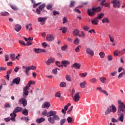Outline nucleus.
Segmentation results:
<instances>
[{
    "instance_id": "nucleus-1",
    "label": "nucleus",
    "mask_w": 125,
    "mask_h": 125,
    "mask_svg": "<svg viewBox=\"0 0 125 125\" xmlns=\"http://www.w3.org/2000/svg\"><path fill=\"white\" fill-rule=\"evenodd\" d=\"M101 10H102V9L100 7H93L92 10L88 9L87 10L88 15L92 17V16H94L96 14V12H100Z\"/></svg>"
},
{
    "instance_id": "nucleus-2",
    "label": "nucleus",
    "mask_w": 125,
    "mask_h": 125,
    "mask_svg": "<svg viewBox=\"0 0 125 125\" xmlns=\"http://www.w3.org/2000/svg\"><path fill=\"white\" fill-rule=\"evenodd\" d=\"M22 111V107L21 106H17L14 109L13 113L10 114V116L11 117V120L13 121L15 119V117H16V113H19V112H21Z\"/></svg>"
},
{
    "instance_id": "nucleus-3",
    "label": "nucleus",
    "mask_w": 125,
    "mask_h": 125,
    "mask_svg": "<svg viewBox=\"0 0 125 125\" xmlns=\"http://www.w3.org/2000/svg\"><path fill=\"white\" fill-rule=\"evenodd\" d=\"M117 112V107L114 104H112L111 106H109L107 107L106 111L105 112L104 115H106L110 113H116Z\"/></svg>"
},
{
    "instance_id": "nucleus-4",
    "label": "nucleus",
    "mask_w": 125,
    "mask_h": 125,
    "mask_svg": "<svg viewBox=\"0 0 125 125\" xmlns=\"http://www.w3.org/2000/svg\"><path fill=\"white\" fill-rule=\"evenodd\" d=\"M122 1L119 0H111V3H112V6L114 8H120L122 5Z\"/></svg>"
},
{
    "instance_id": "nucleus-5",
    "label": "nucleus",
    "mask_w": 125,
    "mask_h": 125,
    "mask_svg": "<svg viewBox=\"0 0 125 125\" xmlns=\"http://www.w3.org/2000/svg\"><path fill=\"white\" fill-rule=\"evenodd\" d=\"M119 121L122 123L124 122V113H122L121 114L120 116L118 117V120H117L115 118H112L111 122H112V123H118Z\"/></svg>"
},
{
    "instance_id": "nucleus-6",
    "label": "nucleus",
    "mask_w": 125,
    "mask_h": 125,
    "mask_svg": "<svg viewBox=\"0 0 125 125\" xmlns=\"http://www.w3.org/2000/svg\"><path fill=\"white\" fill-rule=\"evenodd\" d=\"M80 98H81V96H80V92L76 93L74 96H72L73 100L76 103L80 101Z\"/></svg>"
},
{
    "instance_id": "nucleus-7",
    "label": "nucleus",
    "mask_w": 125,
    "mask_h": 125,
    "mask_svg": "<svg viewBox=\"0 0 125 125\" xmlns=\"http://www.w3.org/2000/svg\"><path fill=\"white\" fill-rule=\"evenodd\" d=\"M57 114V112L56 111L51 110L48 112L47 117V118L54 117V115H56Z\"/></svg>"
},
{
    "instance_id": "nucleus-8",
    "label": "nucleus",
    "mask_w": 125,
    "mask_h": 125,
    "mask_svg": "<svg viewBox=\"0 0 125 125\" xmlns=\"http://www.w3.org/2000/svg\"><path fill=\"white\" fill-rule=\"evenodd\" d=\"M19 102L22 104L23 107H26V106H27V100H26V99L24 98L20 99Z\"/></svg>"
},
{
    "instance_id": "nucleus-9",
    "label": "nucleus",
    "mask_w": 125,
    "mask_h": 125,
    "mask_svg": "<svg viewBox=\"0 0 125 125\" xmlns=\"http://www.w3.org/2000/svg\"><path fill=\"white\" fill-rule=\"evenodd\" d=\"M20 81H21L20 77H17L16 78H15L14 79H13V82L11 84V85H13L14 83H16V84H19V83H20Z\"/></svg>"
},
{
    "instance_id": "nucleus-10",
    "label": "nucleus",
    "mask_w": 125,
    "mask_h": 125,
    "mask_svg": "<svg viewBox=\"0 0 125 125\" xmlns=\"http://www.w3.org/2000/svg\"><path fill=\"white\" fill-rule=\"evenodd\" d=\"M86 52L87 54L91 55V56H93V55H94V52L89 48L86 49Z\"/></svg>"
},
{
    "instance_id": "nucleus-11",
    "label": "nucleus",
    "mask_w": 125,
    "mask_h": 125,
    "mask_svg": "<svg viewBox=\"0 0 125 125\" xmlns=\"http://www.w3.org/2000/svg\"><path fill=\"white\" fill-rule=\"evenodd\" d=\"M46 40L48 42H52L54 40V37L52 34H48L46 36Z\"/></svg>"
},
{
    "instance_id": "nucleus-12",
    "label": "nucleus",
    "mask_w": 125,
    "mask_h": 125,
    "mask_svg": "<svg viewBox=\"0 0 125 125\" xmlns=\"http://www.w3.org/2000/svg\"><path fill=\"white\" fill-rule=\"evenodd\" d=\"M22 69H25L24 72L25 73L26 76H29V72L30 71V68L29 66H23Z\"/></svg>"
},
{
    "instance_id": "nucleus-13",
    "label": "nucleus",
    "mask_w": 125,
    "mask_h": 125,
    "mask_svg": "<svg viewBox=\"0 0 125 125\" xmlns=\"http://www.w3.org/2000/svg\"><path fill=\"white\" fill-rule=\"evenodd\" d=\"M29 87L28 86H26L24 88H23V94L25 95V96H27V95H28L29 94Z\"/></svg>"
},
{
    "instance_id": "nucleus-14",
    "label": "nucleus",
    "mask_w": 125,
    "mask_h": 125,
    "mask_svg": "<svg viewBox=\"0 0 125 125\" xmlns=\"http://www.w3.org/2000/svg\"><path fill=\"white\" fill-rule=\"evenodd\" d=\"M22 29V26L20 24H17L15 25L14 30L16 32H20V30Z\"/></svg>"
},
{
    "instance_id": "nucleus-15",
    "label": "nucleus",
    "mask_w": 125,
    "mask_h": 125,
    "mask_svg": "<svg viewBox=\"0 0 125 125\" xmlns=\"http://www.w3.org/2000/svg\"><path fill=\"white\" fill-rule=\"evenodd\" d=\"M71 68H75V69H79L81 68V64L75 62L71 65Z\"/></svg>"
},
{
    "instance_id": "nucleus-16",
    "label": "nucleus",
    "mask_w": 125,
    "mask_h": 125,
    "mask_svg": "<svg viewBox=\"0 0 125 125\" xmlns=\"http://www.w3.org/2000/svg\"><path fill=\"white\" fill-rule=\"evenodd\" d=\"M49 107H50V103L49 102H45L42 105V108H47V109H48Z\"/></svg>"
},
{
    "instance_id": "nucleus-17",
    "label": "nucleus",
    "mask_w": 125,
    "mask_h": 125,
    "mask_svg": "<svg viewBox=\"0 0 125 125\" xmlns=\"http://www.w3.org/2000/svg\"><path fill=\"white\" fill-rule=\"evenodd\" d=\"M34 51L36 53H41V52H45V50H44V49L41 48H35L34 49Z\"/></svg>"
},
{
    "instance_id": "nucleus-18",
    "label": "nucleus",
    "mask_w": 125,
    "mask_h": 125,
    "mask_svg": "<svg viewBox=\"0 0 125 125\" xmlns=\"http://www.w3.org/2000/svg\"><path fill=\"white\" fill-rule=\"evenodd\" d=\"M98 22H99V20L97 17L94 18L93 20H92L91 22L93 25H97L98 24Z\"/></svg>"
},
{
    "instance_id": "nucleus-19",
    "label": "nucleus",
    "mask_w": 125,
    "mask_h": 125,
    "mask_svg": "<svg viewBox=\"0 0 125 125\" xmlns=\"http://www.w3.org/2000/svg\"><path fill=\"white\" fill-rule=\"evenodd\" d=\"M55 60L52 58H49L48 60L46 62V63L47 65H50L51 63H53L54 62Z\"/></svg>"
},
{
    "instance_id": "nucleus-20",
    "label": "nucleus",
    "mask_w": 125,
    "mask_h": 125,
    "mask_svg": "<svg viewBox=\"0 0 125 125\" xmlns=\"http://www.w3.org/2000/svg\"><path fill=\"white\" fill-rule=\"evenodd\" d=\"M79 34H80V30L78 29H75L73 31V35L75 37H77Z\"/></svg>"
},
{
    "instance_id": "nucleus-21",
    "label": "nucleus",
    "mask_w": 125,
    "mask_h": 125,
    "mask_svg": "<svg viewBox=\"0 0 125 125\" xmlns=\"http://www.w3.org/2000/svg\"><path fill=\"white\" fill-rule=\"evenodd\" d=\"M48 121L49 123L52 125H54V124H55V121L54 120V118H53V117H49L48 118Z\"/></svg>"
},
{
    "instance_id": "nucleus-22",
    "label": "nucleus",
    "mask_w": 125,
    "mask_h": 125,
    "mask_svg": "<svg viewBox=\"0 0 125 125\" xmlns=\"http://www.w3.org/2000/svg\"><path fill=\"white\" fill-rule=\"evenodd\" d=\"M45 121V119L43 117H41L40 119L36 120V122L38 123V124H41V123H42V122H44Z\"/></svg>"
},
{
    "instance_id": "nucleus-23",
    "label": "nucleus",
    "mask_w": 125,
    "mask_h": 125,
    "mask_svg": "<svg viewBox=\"0 0 125 125\" xmlns=\"http://www.w3.org/2000/svg\"><path fill=\"white\" fill-rule=\"evenodd\" d=\"M85 84H86V81H83L80 83V86L82 88H84V87H85Z\"/></svg>"
},
{
    "instance_id": "nucleus-24",
    "label": "nucleus",
    "mask_w": 125,
    "mask_h": 125,
    "mask_svg": "<svg viewBox=\"0 0 125 125\" xmlns=\"http://www.w3.org/2000/svg\"><path fill=\"white\" fill-rule=\"evenodd\" d=\"M46 18H39L38 19V22H44V21H45V20H46Z\"/></svg>"
},
{
    "instance_id": "nucleus-25",
    "label": "nucleus",
    "mask_w": 125,
    "mask_h": 125,
    "mask_svg": "<svg viewBox=\"0 0 125 125\" xmlns=\"http://www.w3.org/2000/svg\"><path fill=\"white\" fill-rule=\"evenodd\" d=\"M35 81H30L28 83H27L26 86H27L28 87V88H29V87H31V85L32 84H35Z\"/></svg>"
},
{
    "instance_id": "nucleus-26",
    "label": "nucleus",
    "mask_w": 125,
    "mask_h": 125,
    "mask_svg": "<svg viewBox=\"0 0 125 125\" xmlns=\"http://www.w3.org/2000/svg\"><path fill=\"white\" fill-rule=\"evenodd\" d=\"M60 30L62 31L63 34H65V33H67V28L65 27H62L61 28Z\"/></svg>"
},
{
    "instance_id": "nucleus-27",
    "label": "nucleus",
    "mask_w": 125,
    "mask_h": 125,
    "mask_svg": "<svg viewBox=\"0 0 125 125\" xmlns=\"http://www.w3.org/2000/svg\"><path fill=\"white\" fill-rule=\"evenodd\" d=\"M53 118H54V121H60V117L58 115H54Z\"/></svg>"
},
{
    "instance_id": "nucleus-28",
    "label": "nucleus",
    "mask_w": 125,
    "mask_h": 125,
    "mask_svg": "<svg viewBox=\"0 0 125 125\" xmlns=\"http://www.w3.org/2000/svg\"><path fill=\"white\" fill-rule=\"evenodd\" d=\"M1 16H8L9 14L7 12H1L0 13Z\"/></svg>"
},
{
    "instance_id": "nucleus-29",
    "label": "nucleus",
    "mask_w": 125,
    "mask_h": 125,
    "mask_svg": "<svg viewBox=\"0 0 125 125\" xmlns=\"http://www.w3.org/2000/svg\"><path fill=\"white\" fill-rule=\"evenodd\" d=\"M100 81L103 83H106V78L101 77V78H100Z\"/></svg>"
},
{
    "instance_id": "nucleus-30",
    "label": "nucleus",
    "mask_w": 125,
    "mask_h": 125,
    "mask_svg": "<svg viewBox=\"0 0 125 125\" xmlns=\"http://www.w3.org/2000/svg\"><path fill=\"white\" fill-rule=\"evenodd\" d=\"M123 70L124 71L119 75L118 79H121L122 78H123V76H125V69H123Z\"/></svg>"
},
{
    "instance_id": "nucleus-31",
    "label": "nucleus",
    "mask_w": 125,
    "mask_h": 125,
    "mask_svg": "<svg viewBox=\"0 0 125 125\" xmlns=\"http://www.w3.org/2000/svg\"><path fill=\"white\" fill-rule=\"evenodd\" d=\"M102 23H109V19L108 18H104L102 21Z\"/></svg>"
},
{
    "instance_id": "nucleus-32",
    "label": "nucleus",
    "mask_w": 125,
    "mask_h": 125,
    "mask_svg": "<svg viewBox=\"0 0 125 125\" xmlns=\"http://www.w3.org/2000/svg\"><path fill=\"white\" fill-rule=\"evenodd\" d=\"M66 83L65 82H62L60 83V86L61 87H66Z\"/></svg>"
},
{
    "instance_id": "nucleus-33",
    "label": "nucleus",
    "mask_w": 125,
    "mask_h": 125,
    "mask_svg": "<svg viewBox=\"0 0 125 125\" xmlns=\"http://www.w3.org/2000/svg\"><path fill=\"white\" fill-rule=\"evenodd\" d=\"M105 15V14H103V13H101L99 14L98 15V17H97V18H98V19H102V18H103V17H104V16Z\"/></svg>"
},
{
    "instance_id": "nucleus-34",
    "label": "nucleus",
    "mask_w": 125,
    "mask_h": 125,
    "mask_svg": "<svg viewBox=\"0 0 125 125\" xmlns=\"http://www.w3.org/2000/svg\"><path fill=\"white\" fill-rule=\"evenodd\" d=\"M62 63L65 66V65H69V64H70V62L68 61H62Z\"/></svg>"
},
{
    "instance_id": "nucleus-35",
    "label": "nucleus",
    "mask_w": 125,
    "mask_h": 125,
    "mask_svg": "<svg viewBox=\"0 0 125 125\" xmlns=\"http://www.w3.org/2000/svg\"><path fill=\"white\" fill-rule=\"evenodd\" d=\"M75 3H76V1L74 0H71L69 4V7L71 8L74 7V5H75Z\"/></svg>"
},
{
    "instance_id": "nucleus-36",
    "label": "nucleus",
    "mask_w": 125,
    "mask_h": 125,
    "mask_svg": "<svg viewBox=\"0 0 125 125\" xmlns=\"http://www.w3.org/2000/svg\"><path fill=\"white\" fill-rule=\"evenodd\" d=\"M48 114V112H47V110H46V109H45L44 111H43L42 112V115L43 116H44L45 117V116L47 117Z\"/></svg>"
},
{
    "instance_id": "nucleus-37",
    "label": "nucleus",
    "mask_w": 125,
    "mask_h": 125,
    "mask_svg": "<svg viewBox=\"0 0 125 125\" xmlns=\"http://www.w3.org/2000/svg\"><path fill=\"white\" fill-rule=\"evenodd\" d=\"M44 7H45V4L44 3L42 4V5L39 6V9H40V10L41 11L42 10L43 8H44Z\"/></svg>"
},
{
    "instance_id": "nucleus-38",
    "label": "nucleus",
    "mask_w": 125,
    "mask_h": 125,
    "mask_svg": "<svg viewBox=\"0 0 125 125\" xmlns=\"http://www.w3.org/2000/svg\"><path fill=\"white\" fill-rule=\"evenodd\" d=\"M11 7L13 10H15V11L18 10V8L14 5H11Z\"/></svg>"
},
{
    "instance_id": "nucleus-39",
    "label": "nucleus",
    "mask_w": 125,
    "mask_h": 125,
    "mask_svg": "<svg viewBox=\"0 0 125 125\" xmlns=\"http://www.w3.org/2000/svg\"><path fill=\"white\" fill-rule=\"evenodd\" d=\"M66 123V119H62L60 120V125H63Z\"/></svg>"
},
{
    "instance_id": "nucleus-40",
    "label": "nucleus",
    "mask_w": 125,
    "mask_h": 125,
    "mask_svg": "<svg viewBox=\"0 0 125 125\" xmlns=\"http://www.w3.org/2000/svg\"><path fill=\"white\" fill-rule=\"evenodd\" d=\"M75 44H76V45H78V44H79V42H80V39H79V38H77L75 40L74 42Z\"/></svg>"
},
{
    "instance_id": "nucleus-41",
    "label": "nucleus",
    "mask_w": 125,
    "mask_h": 125,
    "mask_svg": "<svg viewBox=\"0 0 125 125\" xmlns=\"http://www.w3.org/2000/svg\"><path fill=\"white\" fill-rule=\"evenodd\" d=\"M65 79L66 81H68V82H71L72 80H71V77H70V75H66L65 76Z\"/></svg>"
},
{
    "instance_id": "nucleus-42",
    "label": "nucleus",
    "mask_w": 125,
    "mask_h": 125,
    "mask_svg": "<svg viewBox=\"0 0 125 125\" xmlns=\"http://www.w3.org/2000/svg\"><path fill=\"white\" fill-rule=\"evenodd\" d=\"M67 48H68V45H65L64 46H62L61 47V49L63 51H65V50H66L67 49Z\"/></svg>"
},
{
    "instance_id": "nucleus-43",
    "label": "nucleus",
    "mask_w": 125,
    "mask_h": 125,
    "mask_svg": "<svg viewBox=\"0 0 125 125\" xmlns=\"http://www.w3.org/2000/svg\"><path fill=\"white\" fill-rule=\"evenodd\" d=\"M22 115H24V116H28V110L24 109L22 111Z\"/></svg>"
},
{
    "instance_id": "nucleus-44",
    "label": "nucleus",
    "mask_w": 125,
    "mask_h": 125,
    "mask_svg": "<svg viewBox=\"0 0 125 125\" xmlns=\"http://www.w3.org/2000/svg\"><path fill=\"white\" fill-rule=\"evenodd\" d=\"M80 76H81V77H83V78H85V77H86V76H87V73L85 72L83 73H80L79 74Z\"/></svg>"
},
{
    "instance_id": "nucleus-45",
    "label": "nucleus",
    "mask_w": 125,
    "mask_h": 125,
    "mask_svg": "<svg viewBox=\"0 0 125 125\" xmlns=\"http://www.w3.org/2000/svg\"><path fill=\"white\" fill-rule=\"evenodd\" d=\"M99 55H100L101 58H104V57L105 56V53H104L103 52H101V53H100Z\"/></svg>"
},
{
    "instance_id": "nucleus-46",
    "label": "nucleus",
    "mask_w": 125,
    "mask_h": 125,
    "mask_svg": "<svg viewBox=\"0 0 125 125\" xmlns=\"http://www.w3.org/2000/svg\"><path fill=\"white\" fill-rule=\"evenodd\" d=\"M90 82L92 83H95L96 82H97V80L95 78H93L90 80Z\"/></svg>"
},
{
    "instance_id": "nucleus-47",
    "label": "nucleus",
    "mask_w": 125,
    "mask_h": 125,
    "mask_svg": "<svg viewBox=\"0 0 125 125\" xmlns=\"http://www.w3.org/2000/svg\"><path fill=\"white\" fill-rule=\"evenodd\" d=\"M4 108H10L11 107V105L10 104L6 103L4 105Z\"/></svg>"
},
{
    "instance_id": "nucleus-48",
    "label": "nucleus",
    "mask_w": 125,
    "mask_h": 125,
    "mask_svg": "<svg viewBox=\"0 0 125 125\" xmlns=\"http://www.w3.org/2000/svg\"><path fill=\"white\" fill-rule=\"evenodd\" d=\"M53 14L54 16H56V15H59L60 13L57 11L54 10L53 11Z\"/></svg>"
},
{
    "instance_id": "nucleus-49",
    "label": "nucleus",
    "mask_w": 125,
    "mask_h": 125,
    "mask_svg": "<svg viewBox=\"0 0 125 125\" xmlns=\"http://www.w3.org/2000/svg\"><path fill=\"white\" fill-rule=\"evenodd\" d=\"M10 58L13 61H14V60H15V55L11 54L10 55Z\"/></svg>"
},
{
    "instance_id": "nucleus-50",
    "label": "nucleus",
    "mask_w": 125,
    "mask_h": 125,
    "mask_svg": "<svg viewBox=\"0 0 125 125\" xmlns=\"http://www.w3.org/2000/svg\"><path fill=\"white\" fill-rule=\"evenodd\" d=\"M56 65L58 66V67H63V65H62L59 62H56Z\"/></svg>"
},
{
    "instance_id": "nucleus-51",
    "label": "nucleus",
    "mask_w": 125,
    "mask_h": 125,
    "mask_svg": "<svg viewBox=\"0 0 125 125\" xmlns=\"http://www.w3.org/2000/svg\"><path fill=\"white\" fill-rule=\"evenodd\" d=\"M56 97H58V98H60V96H61V94H60V92H58L55 94Z\"/></svg>"
},
{
    "instance_id": "nucleus-52",
    "label": "nucleus",
    "mask_w": 125,
    "mask_h": 125,
    "mask_svg": "<svg viewBox=\"0 0 125 125\" xmlns=\"http://www.w3.org/2000/svg\"><path fill=\"white\" fill-rule=\"evenodd\" d=\"M67 121L68 123V124H70V123H71L72 122V121H73V120L72 119V118L71 117H68L67 118Z\"/></svg>"
},
{
    "instance_id": "nucleus-53",
    "label": "nucleus",
    "mask_w": 125,
    "mask_h": 125,
    "mask_svg": "<svg viewBox=\"0 0 125 125\" xmlns=\"http://www.w3.org/2000/svg\"><path fill=\"white\" fill-rule=\"evenodd\" d=\"M67 22H68V20L67 19V18L66 17H64L63 18V24H65V23H67Z\"/></svg>"
},
{
    "instance_id": "nucleus-54",
    "label": "nucleus",
    "mask_w": 125,
    "mask_h": 125,
    "mask_svg": "<svg viewBox=\"0 0 125 125\" xmlns=\"http://www.w3.org/2000/svg\"><path fill=\"white\" fill-rule=\"evenodd\" d=\"M42 46H43V47H44V48H45L46 47H47V43H46V42H44L42 43Z\"/></svg>"
},
{
    "instance_id": "nucleus-55",
    "label": "nucleus",
    "mask_w": 125,
    "mask_h": 125,
    "mask_svg": "<svg viewBox=\"0 0 125 125\" xmlns=\"http://www.w3.org/2000/svg\"><path fill=\"white\" fill-rule=\"evenodd\" d=\"M80 47H81V45H78L77 47H76L75 49V51L76 52H79L80 51Z\"/></svg>"
},
{
    "instance_id": "nucleus-56",
    "label": "nucleus",
    "mask_w": 125,
    "mask_h": 125,
    "mask_svg": "<svg viewBox=\"0 0 125 125\" xmlns=\"http://www.w3.org/2000/svg\"><path fill=\"white\" fill-rule=\"evenodd\" d=\"M19 42L21 44H22V45H26V43H25V42L22 40H19Z\"/></svg>"
},
{
    "instance_id": "nucleus-57",
    "label": "nucleus",
    "mask_w": 125,
    "mask_h": 125,
    "mask_svg": "<svg viewBox=\"0 0 125 125\" xmlns=\"http://www.w3.org/2000/svg\"><path fill=\"white\" fill-rule=\"evenodd\" d=\"M107 60H108V61H112V60H113V57H112V56L108 55L107 56Z\"/></svg>"
},
{
    "instance_id": "nucleus-58",
    "label": "nucleus",
    "mask_w": 125,
    "mask_h": 125,
    "mask_svg": "<svg viewBox=\"0 0 125 125\" xmlns=\"http://www.w3.org/2000/svg\"><path fill=\"white\" fill-rule=\"evenodd\" d=\"M74 10H75V12H77V13H79V14L82 13L81 12V11H80V10H79V9H78V7H76Z\"/></svg>"
},
{
    "instance_id": "nucleus-59",
    "label": "nucleus",
    "mask_w": 125,
    "mask_h": 125,
    "mask_svg": "<svg viewBox=\"0 0 125 125\" xmlns=\"http://www.w3.org/2000/svg\"><path fill=\"white\" fill-rule=\"evenodd\" d=\"M29 67L30 70H36V69H37V67L34 65H31L29 66Z\"/></svg>"
},
{
    "instance_id": "nucleus-60",
    "label": "nucleus",
    "mask_w": 125,
    "mask_h": 125,
    "mask_svg": "<svg viewBox=\"0 0 125 125\" xmlns=\"http://www.w3.org/2000/svg\"><path fill=\"white\" fill-rule=\"evenodd\" d=\"M83 29L84 31H88L89 30V27L88 26H84L83 27Z\"/></svg>"
},
{
    "instance_id": "nucleus-61",
    "label": "nucleus",
    "mask_w": 125,
    "mask_h": 125,
    "mask_svg": "<svg viewBox=\"0 0 125 125\" xmlns=\"http://www.w3.org/2000/svg\"><path fill=\"white\" fill-rule=\"evenodd\" d=\"M73 106H71L70 108L67 111V114H71V112H72V110H73Z\"/></svg>"
},
{
    "instance_id": "nucleus-62",
    "label": "nucleus",
    "mask_w": 125,
    "mask_h": 125,
    "mask_svg": "<svg viewBox=\"0 0 125 125\" xmlns=\"http://www.w3.org/2000/svg\"><path fill=\"white\" fill-rule=\"evenodd\" d=\"M52 72L54 75H57V69L55 68L53 69Z\"/></svg>"
},
{
    "instance_id": "nucleus-63",
    "label": "nucleus",
    "mask_w": 125,
    "mask_h": 125,
    "mask_svg": "<svg viewBox=\"0 0 125 125\" xmlns=\"http://www.w3.org/2000/svg\"><path fill=\"white\" fill-rule=\"evenodd\" d=\"M12 72V69L10 68L8 71H7V75H10Z\"/></svg>"
},
{
    "instance_id": "nucleus-64",
    "label": "nucleus",
    "mask_w": 125,
    "mask_h": 125,
    "mask_svg": "<svg viewBox=\"0 0 125 125\" xmlns=\"http://www.w3.org/2000/svg\"><path fill=\"white\" fill-rule=\"evenodd\" d=\"M109 38L110 39V42H114V37H112L110 35H109Z\"/></svg>"
}]
</instances>
